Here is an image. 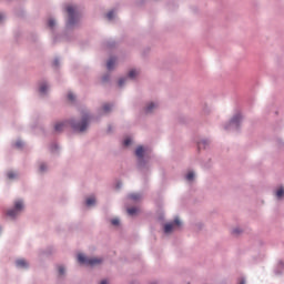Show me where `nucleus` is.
Masks as SVG:
<instances>
[{"mask_svg":"<svg viewBox=\"0 0 284 284\" xmlns=\"http://www.w3.org/2000/svg\"><path fill=\"white\" fill-rule=\"evenodd\" d=\"M92 121V114L90 111H84L81 115V119L77 121L75 119L69 120V125L75 131V132H88V128H90V123Z\"/></svg>","mask_w":284,"mask_h":284,"instance_id":"1","label":"nucleus"},{"mask_svg":"<svg viewBox=\"0 0 284 284\" xmlns=\"http://www.w3.org/2000/svg\"><path fill=\"white\" fill-rule=\"evenodd\" d=\"M64 10L68 14L67 19V30H74L79 28L80 17H79V7L77 4H67Z\"/></svg>","mask_w":284,"mask_h":284,"instance_id":"2","label":"nucleus"},{"mask_svg":"<svg viewBox=\"0 0 284 284\" xmlns=\"http://www.w3.org/2000/svg\"><path fill=\"white\" fill-rule=\"evenodd\" d=\"M77 261L84 267H99V265L103 264V257L88 256L84 253H78Z\"/></svg>","mask_w":284,"mask_h":284,"instance_id":"3","label":"nucleus"},{"mask_svg":"<svg viewBox=\"0 0 284 284\" xmlns=\"http://www.w3.org/2000/svg\"><path fill=\"white\" fill-rule=\"evenodd\" d=\"M243 125V113L241 111L235 112L230 121L225 122L223 128L226 132H237Z\"/></svg>","mask_w":284,"mask_h":284,"instance_id":"4","label":"nucleus"},{"mask_svg":"<svg viewBox=\"0 0 284 284\" xmlns=\"http://www.w3.org/2000/svg\"><path fill=\"white\" fill-rule=\"evenodd\" d=\"M134 155L138 161V165L141 170L148 165L150 161V149L144 145H139L135 148Z\"/></svg>","mask_w":284,"mask_h":284,"instance_id":"5","label":"nucleus"},{"mask_svg":"<svg viewBox=\"0 0 284 284\" xmlns=\"http://www.w3.org/2000/svg\"><path fill=\"white\" fill-rule=\"evenodd\" d=\"M183 227V220L181 217L175 216L173 221L166 222L163 225V232L166 236L174 234V232H179Z\"/></svg>","mask_w":284,"mask_h":284,"instance_id":"6","label":"nucleus"},{"mask_svg":"<svg viewBox=\"0 0 284 284\" xmlns=\"http://www.w3.org/2000/svg\"><path fill=\"white\" fill-rule=\"evenodd\" d=\"M23 210H26V202L23 201V199H17L13 201V207L7 210V216L14 220L21 215V212H23Z\"/></svg>","mask_w":284,"mask_h":284,"instance_id":"7","label":"nucleus"},{"mask_svg":"<svg viewBox=\"0 0 284 284\" xmlns=\"http://www.w3.org/2000/svg\"><path fill=\"white\" fill-rule=\"evenodd\" d=\"M161 108V102L159 100H149L144 103L141 110L143 116H152Z\"/></svg>","mask_w":284,"mask_h":284,"instance_id":"8","label":"nucleus"},{"mask_svg":"<svg viewBox=\"0 0 284 284\" xmlns=\"http://www.w3.org/2000/svg\"><path fill=\"white\" fill-rule=\"evenodd\" d=\"M139 74H141V70H139V69H131L128 72V77L119 79V82H118L119 87L123 88L124 83H128L129 79H131V80L138 79Z\"/></svg>","mask_w":284,"mask_h":284,"instance_id":"9","label":"nucleus"},{"mask_svg":"<svg viewBox=\"0 0 284 284\" xmlns=\"http://www.w3.org/2000/svg\"><path fill=\"white\" fill-rule=\"evenodd\" d=\"M14 265L17 267V270H30V261H28L27 258L23 257H19L14 261Z\"/></svg>","mask_w":284,"mask_h":284,"instance_id":"10","label":"nucleus"},{"mask_svg":"<svg viewBox=\"0 0 284 284\" xmlns=\"http://www.w3.org/2000/svg\"><path fill=\"white\" fill-rule=\"evenodd\" d=\"M38 92L41 97H45L47 94L50 93V83H48L47 81H42L39 83L38 87Z\"/></svg>","mask_w":284,"mask_h":284,"instance_id":"11","label":"nucleus"},{"mask_svg":"<svg viewBox=\"0 0 284 284\" xmlns=\"http://www.w3.org/2000/svg\"><path fill=\"white\" fill-rule=\"evenodd\" d=\"M57 270V276L58 278H65L67 274H68V267H65V265L63 264H58L55 266Z\"/></svg>","mask_w":284,"mask_h":284,"instance_id":"12","label":"nucleus"},{"mask_svg":"<svg viewBox=\"0 0 284 284\" xmlns=\"http://www.w3.org/2000/svg\"><path fill=\"white\" fill-rule=\"evenodd\" d=\"M184 181L185 183H189L190 185H192V183H194V181H196V172L190 170L184 174Z\"/></svg>","mask_w":284,"mask_h":284,"instance_id":"13","label":"nucleus"},{"mask_svg":"<svg viewBox=\"0 0 284 284\" xmlns=\"http://www.w3.org/2000/svg\"><path fill=\"white\" fill-rule=\"evenodd\" d=\"M118 63H119V58L118 57L109 58V60L106 61L108 70H114V68H116Z\"/></svg>","mask_w":284,"mask_h":284,"instance_id":"14","label":"nucleus"},{"mask_svg":"<svg viewBox=\"0 0 284 284\" xmlns=\"http://www.w3.org/2000/svg\"><path fill=\"white\" fill-rule=\"evenodd\" d=\"M114 105L112 104H103L102 108L99 110V114L103 116V114H110L112 112Z\"/></svg>","mask_w":284,"mask_h":284,"instance_id":"15","label":"nucleus"},{"mask_svg":"<svg viewBox=\"0 0 284 284\" xmlns=\"http://www.w3.org/2000/svg\"><path fill=\"white\" fill-rule=\"evenodd\" d=\"M197 145L200 150H207L212 145V141L210 139H202Z\"/></svg>","mask_w":284,"mask_h":284,"instance_id":"16","label":"nucleus"},{"mask_svg":"<svg viewBox=\"0 0 284 284\" xmlns=\"http://www.w3.org/2000/svg\"><path fill=\"white\" fill-rule=\"evenodd\" d=\"M243 232H245V231L243 230V226H240V225L233 226L231 229L232 236H241V234H243Z\"/></svg>","mask_w":284,"mask_h":284,"instance_id":"17","label":"nucleus"},{"mask_svg":"<svg viewBox=\"0 0 284 284\" xmlns=\"http://www.w3.org/2000/svg\"><path fill=\"white\" fill-rule=\"evenodd\" d=\"M85 205H88V207H94V205H97V196L91 195L87 197Z\"/></svg>","mask_w":284,"mask_h":284,"instance_id":"18","label":"nucleus"},{"mask_svg":"<svg viewBox=\"0 0 284 284\" xmlns=\"http://www.w3.org/2000/svg\"><path fill=\"white\" fill-rule=\"evenodd\" d=\"M53 130L54 132H63V130H65V122H55Z\"/></svg>","mask_w":284,"mask_h":284,"instance_id":"19","label":"nucleus"},{"mask_svg":"<svg viewBox=\"0 0 284 284\" xmlns=\"http://www.w3.org/2000/svg\"><path fill=\"white\" fill-rule=\"evenodd\" d=\"M276 201H283L284 199V187H280L275 191Z\"/></svg>","mask_w":284,"mask_h":284,"instance_id":"20","label":"nucleus"},{"mask_svg":"<svg viewBox=\"0 0 284 284\" xmlns=\"http://www.w3.org/2000/svg\"><path fill=\"white\" fill-rule=\"evenodd\" d=\"M58 23H57V20L54 18H49L48 20V28L51 29V30H57L58 28Z\"/></svg>","mask_w":284,"mask_h":284,"instance_id":"21","label":"nucleus"},{"mask_svg":"<svg viewBox=\"0 0 284 284\" xmlns=\"http://www.w3.org/2000/svg\"><path fill=\"white\" fill-rule=\"evenodd\" d=\"M126 212L129 216H136L138 214H140L141 210L139 207H129L126 209Z\"/></svg>","mask_w":284,"mask_h":284,"instance_id":"22","label":"nucleus"},{"mask_svg":"<svg viewBox=\"0 0 284 284\" xmlns=\"http://www.w3.org/2000/svg\"><path fill=\"white\" fill-rule=\"evenodd\" d=\"M129 199L131 201L136 202V201H141V199H143V195L141 193H131L129 194Z\"/></svg>","mask_w":284,"mask_h":284,"instance_id":"23","label":"nucleus"},{"mask_svg":"<svg viewBox=\"0 0 284 284\" xmlns=\"http://www.w3.org/2000/svg\"><path fill=\"white\" fill-rule=\"evenodd\" d=\"M7 176L9 181H14V179H19V173L16 171H8Z\"/></svg>","mask_w":284,"mask_h":284,"instance_id":"24","label":"nucleus"},{"mask_svg":"<svg viewBox=\"0 0 284 284\" xmlns=\"http://www.w3.org/2000/svg\"><path fill=\"white\" fill-rule=\"evenodd\" d=\"M47 170H48V164H45V162H41L39 164V172H40V174H43Z\"/></svg>","mask_w":284,"mask_h":284,"instance_id":"25","label":"nucleus"},{"mask_svg":"<svg viewBox=\"0 0 284 284\" xmlns=\"http://www.w3.org/2000/svg\"><path fill=\"white\" fill-rule=\"evenodd\" d=\"M132 143H133L132 138H125L123 141L124 148H130V145H132Z\"/></svg>","mask_w":284,"mask_h":284,"instance_id":"26","label":"nucleus"},{"mask_svg":"<svg viewBox=\"0 0 284 284\" xmlns=\"http://www.w3.org/2000/svg\"><path fill=\"white\" fill-rule=\"evenodd\" d=\"M114 17H116V13L114 11H110L106 13L108 21H113Z\"/></svg>","mask_w":284,"mask_h":284,"instance_id":"27","label":"nucleus"},{"mask_svg":"<svg viewBox=\"0 0 284 284\" xmlns=\"http://www.w3.org/2000/svg\"><path fill=\"white\" fill-rule=\"evenodd\" d=\"M111 224L114 225V227H119V225H121V220H119V217H114L111 220Z\"/></svg>","mask_w":284,"mask_h":284,"instance_id":"28","label":"nucleus"},{"mask_svg":"<svg viewBox=\"0 0 284 284\" xmlns=\"http://www.w3.org/2000/svg\"><path fill=\"white\" fill-rule=\"evenodd\" d=\"M68 99L71 101V103H74V101H77V95L73 92H69Z\"/></svg>","mask_w":284,"mask_h":284,"instance_id":"29","label":"nucleus"},{"mask_svg":"<svg viewBox=\"0 0 284 284\" xmlns=\"http://www.w3.org/2000/svg\"><path fill=\"white\" fill-rule=\"evenodd\" d=\"M23 145H24V143H23V141H21V140H18V141L16 142V148H18V150H21V148H23Z\"/></svg>","mask_w":284,"mask_h":284,"instance_id":"30","label":"nucleus"},{"mask_svg":"<svg viewBox=\"0 0 284 284\" xmlns=\"http://www.w3.org/2000/svg\"><path fill=\"white\" fill-rule=\"evenodd\" d=\"M6 21V14L0 13V23H3Z\"/></svg>","mask_w":284,"mask_h":284,"instance_id":"31","label":"nucleus"},{"mask_svg":"<svg viewBox=\"0 0 284 284\" xmlns=\"http://www.w3.org/2000/svg\"><path fill=\"white\" fill-rule=\"evenodd\" d=\"M102 81H103L104 83H106V81H110V75H104V77L102 78Z\"/></svg>","mask_w":284,"mask_h":284,"instance_id":"32","label":"nucleus"},{"mask_svg":"<svg viewBox=\"0 0 284 284\" xmlns=\"http://www.w3.org/2000/svg\"><path fill=\"white\" fill-rule=\"evenodd\" d=\"M100 284H110V283L108 282V280H102V281L100 282Z\"/></svg>","mask_w":284,"mask_h":284,"instance_id":"33","label":"nucleus"},{"mask_svg":"<svg viewBox=\"0 0 284 284\" xmlns=\"http://www.w3.org/2000/svg\"><path fill=\"white\" fill-rule=\"evenodd\" d=\"M239 284H245V278H241Z\"/></svg>","mask_w":284,"mask_h":284,"instance_id":"34","label":"nucleus"},{"mask_svg":"<svg viewBox=\"0 0 284 284\" xmlns=\"http://www.w3.org/2000/svg\"><path fill=\"white\" fill-rule=\"evenodd\" d=\"M54 63H55V65H59V60H55Z\"/></svg>","mask_w":284,"mask_h":284,"instance_id":"35","label":"nucleus"},{"mask_svg":"<svg viewBox=\"0 0 284 284\" xmlns=\"http://www.w3.org/2000/svg\"><path fill=\"white\" fill-rule=\"evenodd\" d=\"M53 41H54V43L59 42V40H57V38H55V39H53Z\"/></svg>","mask_w":284,"mask_h":284,"instance_id":"36","label":"nucleus"},{"mask_svg":"<svg viewBox=\"0 0 284 284\" xmlns=\"http://www.w3.org/2000/svg\"><path fill=\"white\" fill-rule=\"evenodd\" d=\"M55 150H59V146L58 145H54Z\"/></svg>","mask_w":284,"mask_h":284,"instance_id":"37","label":"nucleus"}]
</instances>
